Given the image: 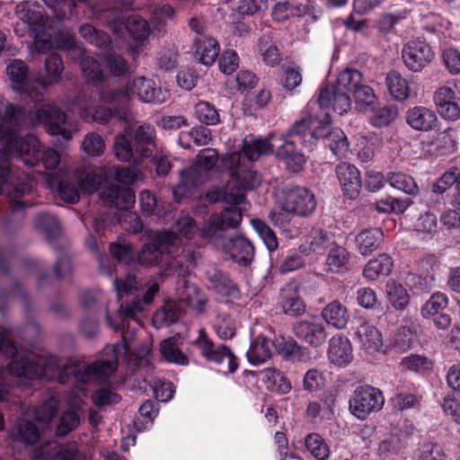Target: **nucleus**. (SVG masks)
Masks as SVG:
<instances>
[{
    "instance_id": "obj_1",
    "label": "nucleus",
    "mask_w": 460,
    "mask_h": 460,
    "mask_svg": "<svg viewBox=\"0 0 460 460\" xmlns=\"http://www.w3.org/2000/svg\"><path fill=\"white\" fill-rule=\"evenodd\" d=\"M40 123L46 125L49 134L60 136L65 140L72 139L78 130L76 122L68 119L66 113L54 105H42L33 114L27 115L19 106L7 102L0 96V139L4 145V148L0 149V194L13 185V190L10 191L13 212L25 207V203L19 199L31 191L34 176L19 173L11 167L8 162L7 141L9 137H16L15 127L35 126Z\"/></svg>"
},
{
    "instance_id": "obj_2",
    "label": "nucleus",
    "mask_w": 460,
    "mask_h": 460,
    "mask_svg": "<svg viewBox=\"0 0 460 460\" xmlns=\"http://www.w3.org/2000/svg\"><path fill=\"white\" fill-rule=\"evenodd\" d=\"M331 118L325 113L322 119L312 116L305 117L296 121L289 131L281 137L270 135V139L276 144V157L290 172H299L303 170L306 158L298 146L303 145L311 149L314 141L323 138L332 154L345 157L349 152V143L344 132L340 128L327 131Z\"/></svg>"
},
{
    "instance_id": "obj_3",
    "label": "nucleus",
    "mask_w": 460,
    "mask_h": 460,
    "mask_svg": "<svg viewBox=\"0 0 460 460\" xmlns=\"http://www.w3.org/2000/svg\"><path fill=\"white\" fill-rule=\"evenodd\" d=\"M197 235V226L193 219L188 216L181 217L173 231L157 233L155 243L144 246L138 253L137 261L145 266H154L163 260L167 253L165 263L168 270L178 275L185 274L189 265L196 263L192 245L189 243Z\"/></svg>"
},
{
    "instance_id": "obj_4",
    "label": "nucleus",
    "mask_w": 460,
    "mask_h": 460,
    "mask_svg": "<svg viewBox=\"0 0 460 460\" xmlns=\"http://www.w3.org/2000/svg\"><path fill=\"white\" fill-rule=\"evenodd\" d=\"M242 222V208L228 207L220 213L210 216L204 226L197 227V235L221 246L223 250L236 262L249 263L253 257L254 250L250 241L242 235H236L226 240V233L234 229Z\"/></svg>"
},
{
    "instance_id": "obj_5",
    "label": "nucleus",
    "mask_w": 460,
    "mask_h": 460,
    "mask_svg": "<svg viewBox=\"0 0 460 460\" xmlns=\"http://www.w3.org/2000/svg\"><path fill=\"white\" fill-rule=\"evenodd\" d=\"M133 96L145 103L161 104L169 99L170 93L167 89L158 86L153 78L136 76L128 80L124 87L103 89L99 94L101 102L115 103L116 114L127 123L133 119L129 109Z\"/></svg>"
},
{
    "instance_id": "obj_6",
    "label": "nucleus",
    "mask_w": 460,
    "mask_h": 460,
    "mask_svg": "<svg viewBox=\"0 0 460 460\" xmlns=\"http://www.w3.org/2000/svg\"><path fill=\"white\" fill-rule=\"evenodd\" d=\"M242 154L234 151L222 157L225 167L231 171L230 180L225 188L211 190L207 197L210 202L222 200L230 207L246 210L244 191L257 188L261 181L260 175L241 164Z\"/></svg>"
},
{
    "instance_id": "obj_7",
    "label": "nucleus",
    "mask_w": 460,
    "mask_h": 460,
    "mask_svg": "<svg viewBox=\"0 0 460 460\" xmlns=\"http://www.w3.org/2000/svg\"><path fill=\"white\" fill-rule=\"evenodd\" d=\"M76 0H43V2L50 8L55 10L56 16L63 19L66 15V12L73 14L74 7ZM85 3L98 18L102 16L105 19L108 26L116 35H120L126 29L132 38L137 41L145 40L150 32L147 22L137 14H131L127 17L124 22V16L119 10L102 9L99 3L92 4L90 0H78Z\"/></svg>"
},
{
    "instance_id": "obj_8",
    "label": "nucleus",
    "mask_w": 460,
    "mask_h": 460,
    "mask_svg": "<svg viewBox=\"0 0 460 460\" xmlns=\"http://www.w3.org/2000/svg\"><path fill=\"white\" fill-rule=\"evenodd\" d=\"M7 147L8 159L11 155H17L29 167L36 165L41 160L44 167L51 171L57 169L60 164L59 154L52 148H47L42 152L40 141L33 135H16L15 137H9ZM8 162L10 163L9 160Z\"/></svg>"
},
{
    "instance_id": "obj_9",
    "label": "nucleus",
    "mask_w": 460,
    "mask_h": 460,
    "mask_svg": "<svg viewBox=\"0 0 460 460\" xmlns=\"http://www.w3.org/2000/svg\"><path fill=\"white\" fill-rule=\"evenodd\" d=\"M17 17L28 25L34 36V47L39 53L54 48L51 35L47 29V16L43 8L35 1H22L15 7Z\"/></svg>"
},
{
    "instance_id": "obj_10",
    "label": "nucleus",
    "mask_w": 460,
    "mask_h": 460,
    "mask_svg": "<svg viewBox=\"0 0 460 460\" xmlns=\"http://www.w3.org/2000/svg\"><path fill=\"white\" fill-rule=\"evenodd\" d=\"M218 161L216 149L206 148L197 155L196 162L188 169L181 172V182L173 189L174 198L180 201L190 193V189L203 183L210 171Z\"/></svg>"
},
{
    "instance_id": "obj_11",
    "label": "nucleus",
    "mask_w": 460,
    "mask_h": 460,
    "mask_svg": "<svg viewBox=\"0 0 460 460\" xmlns=\"http://www.w3.org/2000/svg\"><path fill=\"white\" fill-rule=\"evenodd\" d=\"M280 209L299 217L312 214L316 208L315 196L311 190L301 186H287L277 194Z\"/></svg>"
},
{
    "instance_id": "obj_12",
    "label": "nucleus",
    "mask_w": 460,
    "mask_h": 460,
    "mask_svg": "<svg viewBox=\"0 0 460 460\" xmlns=\"http://www.w3.org/2000/svg\"><path fill=\"white\" fill-rule=\"evenodd\" d=\"M6 75L10 87L17 93L24 94L33 100L41 96L38 78H33L29 67L22 59H13L6 66Z\"/></svg>"
},
{
    "instance_id": "obj_13",
    "label": "nucleus",
    "mask_w": 460,
    "mask_h": 460,
    "mask_svg": "<svg viewBox=\"0 0 460 460\" xmlns=\"http://www.w3.org/2000/svg\"><path fill=\"white\" fill-rule=\"evenodd\" d=\"M385 398L377 388L364 385L353 392L349 400L350 412L359 420H366L372 412L380 411Z\"/></svg>"
},
{
    "instance_id": "obj_14",
    "label": "nucleus",
    "mask_w": 460,
    "mask_h": 460,
    "mask_svg": "<svg viewBox=\"0 0 460 460\" xmlns=\"http://www.w3.org/2000/svg\"><path fill=\"white\" fill-rule=\"evenodd\" d=\"M60 49H69L74 58H77L84 77L97 84L105 80V74L98 61L86 54L81 45L77 44L73 36H67L58 44Z\"/></svg>"
},
{
    "instance_id": "obj_15",
    "label": "nucleus",
    "mask_w": 460,
    "mask_h": 460,
    "mask_svg": "<svg viewBox=\"0 0 460 460\" xmlns=\"http://www.w3.org/2000/svg\"><path fill=\"white\" fill-rule=\"evenodd\" d=\"M195 344L199 347L201 355L208 361L223 366L222 371L234 373L237 369V358L230 349L226 346L216 347L202 330L199 331V336Z\"/></svg>"
},
{
    "instance_id": "obj_16",
    "label": "nucleus",
    "mask_w": 460,
    "mask_h": 460,
    "mask_svg": "<svg viewBox=\"0 0 460 460\" xmlns=\"http://www.w3.org/2000/svg\"><path fill=\"white\" fill-rule=\"evenodd\" d=\"M435 54L424 40H412L402 48V58L405 66L412 72L422 71L434 58Z\"/></svg>"
},
{
    "instance_id": "obj_17",
    "label": "nucleus",
    "mask_w": 460,
    "mask_h": 460,
    "mask_svg": "<svg viewBox=\"0 0 460 460\" xmlns=\"http://www.w3.org/2000/svg\"><path fill=\"white\" fill-rule=\"evenodd\" d=\"M125 123V134L128 135L134 142L135 151L139 153L143 159L152 156V152L158 149L155 143V129L149 124H142L133 128L132 122Z\"/></svg>"
},
{
    "instance_id": "obj_18",
    "label": "nucleus",
    "mask_w": 460,
    "mask_h": 460,
    "mask_svg": "<svg viewBox=\"0 0 460 460\" xmlns=\"http://www.w3.org/2000/svg\"><path fill=\"white\" fill-rule=\"evenodd\" d=\"M85 460V456L79 450L75 443L59 445L56 441H49L34 452V460Z\"/></svg>"
},
{
    "instance_id": "obj_19",
    "label": "nucleus",
    "mask_w": 460,
    "mask_h": 460,
    "mask_svg": "<svg viewBox=\"0 0 460 460\" xmlns=\"http://www.w3.org/2000/svg\"><path fill=\"white\" fill-rule=\"evenodd\" d=\"M75 183L73 176L68 175L62 169H58L56 172L48 173L49 188L60 199L67 203H75L80 199V190Z\"/></svg>"
},
{
    "instance_id": "obj_20",
    "label": "nucleus",
    "mask_w": 460,
    "mask_h": 460,
    "mask_svg": "<svg viewBox=\"0 0 460 460\" xmlns=\"http://www.w3.org/2000/svg\"><path fill=\"white\" fill-rule=\"evenodd\" d=\"M114 221L115 217L109 219L107 216L93 218L92 220L93 234H90L85 241L87 247L97 254L102 273L108 276L111 275L112 269L108 257L105 253L102 252L98 240L100 238V233L106 230Z\"/></svg>"
},
{
    "instance_id": "obj_21",
    "label": "nucleus",
    "mask_w": 460,
    "mask_h": 460,
    "mask_svg": "<svg viewBox=\"0 0 460 460\" xmlns=\"http://www.w3.org/2000/svg\"><path fill=\"white\" fill-rule=\"evenodd\" d=\"M294 332L298 339L314 348L322 346L327 339L323 323L316 318L297 322Z\"/></svg>"
},
{
    "instance_id": "obj_22",
    "label": "nucleus",
    "mask_w": 460,
    "mask_h": 460,
    "mask_svg": "<svg viewBox=\"0 0 460 460\" xmlns=\"http://www.w3.org/2000/svg\"><path fill=\"white\" fill-rule=\"evenodd\" d=\"M175 294L177 301L183 305L184 309L190 307L197 312H201L207 302V298L200 289L195 284L185 279L178 281Z\"/></svg>"
},
{
    "instance_id": "obj_23",
    "label": "nucleus",
    "mask_w": 460,
    "mask_h": 460,
    "mask_svg": "<svg viewBox=\"0 0 460 460\" xmlns=\"http://www.w3.org/2000/svg\"><path fill=\"white\" fill-rule=\"evenodd\" d=\"M72 176L78 184L79 190L86 194L93 193L102 182L109 181L108 178L102 176L101 166L83 165L77 168Z\"/></svg>"
},
{
    "instance_id": "obj_24",
    "label": "nucleus",
    "mask_w": 460,
    "mask_h": 460,
    "mask_svg": "<svg viewBox=\"0 0 460 460\" xmlns=\"http://www.w3.org/2000/svg\"><path fill=\"white\" fill-rule=\"evenodd\" d=\"M336 174L344 195L349 199H355L361 189L360 173L357 167L341 163L336 167Z\"/></svg>"
},
{
    "instance_id": "obj_25",
    "label": "nucleus",
    "mask_w": 460,
    "mask_h": 460,
    "mask_svg": "<svg viewBox=\"0 0 460 460\" xmlns=\"http://www.w3.org/2000/svg\"><path fill=\"white\" fill-rule=\"evenodd\" d=\"M356 334L360 349L367 354L373 355L384 351L382 334L375 325L364 322L358 328Z\"/></svg>"
},
{
    "instance_id": "obj_26",
    "label": "nucleus",
    "mask_w": 460,
    "mask_h": 460,
    "mask_svg": "<svg viewBox=\"0 0 460 460\" xmlns=\"http://www.w3.org/2000/svg\"><path fill=\"white\" fill-rule=\"evenodd\" d=\"M327 356L330 362L335 366H348L353 359L351 342L343 335L333 336L329 341Z\"/></svg>"
},
{
    "instance_id": "obj_27",
    "label": "nucleus",
    "mask_w": 460,
    "mask_h": 460,
    "mask_svg": "<svg viewBox=\"0 0 460 460\" xmlns=\"http://www.w3.org/2000/svg\"><path fill=\"white\" fill-rule=\"evenodd\" d=\"M112 104V109L104 106H97L94 110L91 109L81 97L75 99L73 105H75L79 109V115L82 119L86 122H97L99 124H106L111 118H116L118 120L124 123V119H120L116 114L115 103L108 102Z\"/></svg>"
},
{
    "instance_id": "obj_28",
    "label": "nucleus",
    "mask_w": 460,
    "mask_h": 460,
    "mask_svg": "<svg viewBox=\"0 0 460 460\" xmlns=\"http://www.w3.org/2000/svg\"><path fill=\"white\" fill-rule=\"evenodd\" d=\"M101 199L111 208L127 211L135 203V193L129 188L112 185L101 192Z\"/></svg>"
},
{
    "instance_id": "obj_29",
    "label": "nucleus",
    "mask_w": 460,
    "mask_h": 460,
    "mask_svg": "<svg viewBox=\"0 0 460 460\" xmlns=\"http://www.w3.org/2000/svg\"><path fill=\"white\" fill-rule=\"evenodd\" d=\"M318 104L323 109L332 105L333 110L342 115L349 111L351 102L347 92L339 91L333 86H327L321 91Z\"/></svg>"
},
{
    "instance_id": "obj_30",
    "label": "nucleus",
    "mask_w": 460,
    "mask_h": 460,
    "mask_svg": "<svg viewBox=\"0 0 460 460\" xmlns=\"http://www.w3.org/2000/svg\"><path fill=\"white\" fill-rule=\"evenodd\" d=\"M407 123L416 130H431L438 121L435 112L424 106H415L407 111Z\"/></svg>"
},
{
    "instance_id": "obj_31",
    "label": "nucleus",
    "mask_w": 460,
    "mask_h": 460,
    "mask_svg": "<svg viewBox=\"0 0 460 460\" xmlns=\"http://www.w3.org/2000/svg\"><path fill=\"white\" fill-rule=\"evenodd\" d=\"M277 350L274 341L259 335L255 338L247 351V358L252 365H259L266 362Z\"/></svg>"
},
{
    "instance_id": "obj_32",
    "label": "nucleus",
    "mask_w": 460,
    "mask_h": 460,
    "mask_svg": "<svg viewBox=\"0 0 460 460\" xmlns=\"http://www.w3.org/2000/svg\"><path fill=\"white\" fill-rule=\"evenodd\" d=\"M184 311L183 305L177 300H168L154 314L153 323L156 328L173 323L179 320Z\"/></svg>"
},
{
    "instance_id": "obj_33",
    "label": "nucleus",
    "mask_w": 460,
    "mask_h": 460,
    "mask_svg": "<svg viewBox=\"0 0 460 460\" xmlns=\"http://www.w3.org/2000/svg\"><path fill=\"white\" fill-rule=\"evenodd\" d=\"M322 317L328 324L336 329L346 327L349 314L345 305L339 301H332L322 311Z\"/></svg>"
},
{
    "instance_id": "obj_34",
    "label": "nucleus",
    "mask_w": 460,
    "mask_h": 460,
    "mask_svg": "<svg viewBox=\"0 0 460 460\" xmlns=\"http://www.w3.org/2000/svg\"><path fill=\"white\" fill-rule=\"evenodd\" d=\"M385 84L390 95L396 101L403 102L412 95L408 81L397 71L386 75Z\"/></svg>"
},
{
    "instance_id": "obj_35",
    "label": "nucleus",
    "mask_w": 460,
    "mask_h": 460,
    "mask_svg": "<svg viewBox=\"0 0 460 460\" xmlns=\"http://www.w3.org/2000/svg\"><path fill=\"white\" fill-rule=\"evenodd\" d=\"M101 172L102 176L108 178L109 181L114 178L124 184H131L142 179V173L137 169L116 166L111 164L101 165Z\"/></svg>"
},
{
    "instance_id": "obj_36",
    "label": "nucleus",
    "mask_w": 460,
    "mask_h": 460,
    "mask_svg": "<svg viewBox=\"0 0 460 460\" xmlns=\"http://www.w3.org/2000/svg\"><path fill=\"white\" fill-rule=\"evenodd\" d=\"M276 144L270 136L268 138L244 139L242 152L250 161H256L261 155L270 154Z\"/></svg>"
},
{
    "instance_id": "obj_37",
    "label": "nucleus",
    "mask_w": 460,
    "mask_h": 460,
    "mask_svg": "<svg viewBox=\"0 0 460 460\" xmlns=\"http://www.w3.org/2000/svg\"><path fill=\"white\" fill-rule=\"evenodd\" d=\"M102 64L105 78L107 76L120 77L130 70V65L128 60L123 56L115 52L106 53L102 58Z\"/></svg>"
},
{
    "instance_id": "obj_38",
    "label": "nucleus",
    "mask_w": 460,
    "mask_h": 460,
    "mask_svg": "<svg viewBox=\"0 0 460 460\" xmlns=\"http://www.w3.org/2000/svg\"><path fill=\"white\" fill-rule=\"evenodd\" d=\"M46 75L38 77L39 85L42 89L50 87L57 84L64 70V66L61 58L56 54L49 55L45 62Z\"/></svg>"
},
{
    "instance_id": "obj_39",
    "label": "nucleus",
    "mask_w": 460,
    "mask_h": 460,
    "mask_svg": "<svg viewBox=\"0 0 460 460\" xmlns=\"http://www.w3.org/2000/svg\"><path fill=\"white\" fill-rule=\"evenodd\" d=\"M383 232L378 228L366 229L356 237V243L359 252L367 255L378 249L383 241Z\"/></svg>"
},
{
    "instance_id": "obj_40",
    "label": "nucleus",
    "mask_w": 460,
    "mask_h": 460,
    "mask_svg": "<svg viewBox=\"0 0 460 460\" xmlns=\"http://www.w3.org/2000/svg\"><path fill=\"white\" fill-rule=\"evenodd\" d=\"M126 134L118 135L115 138L113 148L116 157L122 162H133L140 164L144 159L139 153L135 151L134 142L127 138Z\"/></svg>"
},
{
    "instance_id": "obj_41",
    "label": "nucleus",
    "mask_w": 460,
    "mask_h": 460,
    "mask_svg": "<svg viewBox=\"0 0 460 460\" xmlns=\"http://www.w3.org/2000/svg\"><path fill=\"white\" fill-rule=\"evenodd\" d=\"M393 269V261L386 254L370 260L364 268L363 275L368 280H375L381 275H388Z\"/></svg>"
},
{
    "instance_id": "obj_42",
    "label": "nucleus",
    "mask_w": 460,
    "mask_h": 460,
    "mask_svg": "<svg viewBox=\"0 0 460 460\" xmlns=\"http://www.w3.org/2000/svg\"><path fill=\"white\" fill-rule=\"evenodd\" d=\"M34 226L49 242L56 240L60 234L59 222L51 214L40 213L35 219Z\"/></svg>"
},
{
    "instance_id": "obj_43",
    "label": "nucleus",
    "mask_w": 460,
    "mask_h": 460,
    "mask_svg": "<svg viewBox=\"0 0 460 460\" xmlns=\"http://www.w3.org/2000/svg\"><path fill=\"white\" fill-rule=\"evenodd\" d=\"M385 293L391 305L395 310H403L410 302L407 289L395 280H389L385 285Z\"/></svg>"
},
{
    "instance_id": "obj_44",
    "label": "nucleus",
    "mask_w": 460,
    "mask_h": 460,
    "mask_svg": "<svg viewBox=\"0 0 460 460\" xmlns=\"http://www.w3.org/2000/svg\"><path fill=\"white\" fill-rule=\"evenodd\" d=\"M261 381L268 389L277 391L280 394H288L291 390L290 383L281 372L275 368H266L260 373Z\"/></svg>"
},
{
    "instance_id": "obj_45",
    "label": "nucleus",
    "mask_w": 460,
    "mask_h": 460,
    "mask_svg": "<svg viewBox=\"0 0 460 460\" xmlns=\"http://www.w3.org/2000/svg\"><path fill=\"white\" fill-rule=\"evenodd\" d=\"M196 57L205 66H211L219 54V45L212 38L199 39L197 41Z\"/></svg>"
},
{
    "instance_id": "obj_46",
    "label": "nucleus",
    "mask_w": 460,
    "mask_h": 460,
    "mask_svg": "<svg viewBox=\"0 0 460 460\" xmlns=\"http://www.w3.org/2000/svg\"><path fill=\"white\" fill-rule=\"evenodd\" d=\"M349 261V252L343 246L335 243L327 252L325 267L328 271L338 272L346 266Z\"/></svg>"
},
{
    "instance_id": "obj_47",
    "label": "nucleus",
    "mask_w": 460,
    "mask_h": 460,
    "mask_svg": "<svg viewBox=\"0 0 460 460\" xmlns=\"http://www.w3.org/2000/svg\"><path fill=\"white\" fill-rule=\"evenodd\" d=\"M362 84V75L357 69L346 68L341 71L336 80V85L333 87L339 91L354 93L355 88Z\"/></svg>"
},
{
    "instance_id": "obj_48",
    "label": "nucleus",
    "mask_w": 460,
    "mask_h": 460,
    "mask_svg": "<svg viewBox=\"0 0 460 460\" xmlns=\"http://www.w3.org/2000/svg\"><path fill=\"white\" fill-rule=\"evenodd\" d=\"M13 438L27 445L34 444L40 438V429L34 422L22 420L18 423L16 431L13 432Z\"/></svg>"
},
{
    "instance_id": "obj_49",
    "label": "nucleus",
    "mask_w": 460,
    "mask_h": 460,
    "mask_svg": "<svg viewBox=\"0 0 460 460\" xmlns=\"http://www.w3.org/2000/svg\"><path fill=\"white\" fill-rule=\"evenodd\" d=\"M212 288L222 296H233L235 292L234 284L222 271L212 269L207 273Z\"/></svg>"
},
{
    "instance_id": "obj_50",
    "label": "nucleus",
    "mask_w": 460,
    "mask_h": 460,
    "mask_svg": "<svg viewBox=\"0 0 460 460\" xmlns=\"http://www.w3.org/2000/svg\"><path fill=\"white\" fill-rule=\"evenodd\" d=\"M433 150L438 155H447L456 149V131L453 128H447L436 135L431 143Z\"/></svg>"
},
{
    "instance_id": "obj_51",
    "label": "nucleus",
    "mask_w": 460,
    "mask_h": 460,
    "mask_svg": "<svg viewBox=\"0 0 460 460\" xmlns=\"http://www.w3.org/2000/svg\"><path fill=\"white\" fill-rule=\"evenodd\" d=\"M79 32L86 41L97 47L101 51L106 50L111 44V40L107 33L97 31L90 24L82 25Z\"/></svg>"
},
{
    "instance_id": "obj_52",
    "label": "nucleus",
    "mask_w": 460,
    "mask_h": 460,
    "mask_svg": "<svg viewBox=\"0 0 460 460\" xmlns=\"http://www.w3.org/2000/svg\"><path fill=\"white\" fill-rule=\"evenodd\" d=\"M160 352L163 358L170 363L188 364L187 357L180 350L174 338L164 340L160 344Z\"/></svg>"
},
{
    "instance_id": "obj_53",
    "label": "nucleus",
    "mask_w": 460,
    "mask_h": 460,
    "mask_svg": "<svg viewBox=\"0 0 460 460\" xmlns=\"http://www.w3.org/2000/svg\"><path fill=\"white\" fill-rule=\"evenodd\" d=\"M438 220L436 215L426 212L419 217L414 224V230L421 239L433 237L437 233Z\"/></svg>"
},
{
    "instance_id": "obj_54",
    "label": "nucleus",
    "mask_w": 460,
    "mask_h": 460,
    "mask_svg": "<svg viewBox=\"0 0 460 460\" xmlns=\"http://www.w3.org/2000/svg\"><path fill=\"white\" fill-rule=\"evenodd\" d=\"M389 184L403 191L406 194L416 196L419 193V188L414 179L402 172H390L387 175Z\"/></svg>"
},
{
    "instance_id": "obj_55",
    "label": "nucleus",
    "mask_w": 460,
    "mask_h": 460,
    "mask_svg": "<svg viewBox=\"0 0 460 460\" xmlns=\"http://www.w3.org/2000/svg\"><path fill=\"white\" fill-rule=\"evenodd\" d=\"M282 292V307L286 314L299 315L305 312V305L295 289L286 288Z\"/></svg>"
},
{
    "instance_id": "obj_56",
    "label": "nucleus",
    "mask_w": 460,
    "mask_h": 460,
    "mask_svg": "<svg viewBox=\"0 0 460 460\" xmlns=\"http://www.w3.org/2000/svg\"><path fill=\"white\" fill-rule=\"evenodd\" d=\"M251 224L260 238L263 241L265 246L270 252L276 251L279 246L275 233L270 227L261 219H252Z\"/></svg>"
},
{
    "instance_id": "obj_57",
    "label": "nucleus",
    "mask_w": 460,
    "mask_h": 460,
    "mask_svg": "<svg viewBox=\"0 0 460 460\" xmlns=\"http://www.w3.org/2000/svg\"><path fill=\"white\" fill-rule=\"evenodd\" d=\"M305 447L316 460H326L329 457V447L318 434L308 435L305 438Z\"/></svg>"
},
{
    "instance_id": "obj_58",
    "label": "nucleus",
    "mask_w": 460,
    "mask_h": 460,
    "mask_svg": "<svg viewBox=\"0 0 460 460\" xmlns=\"http://www.w3.org/2000/svg\"><path fill=\"white\" fill-rule=\"evenodd\" d=\"M436 105L449 103L460 100V86L457 82H448L446 85L438 88L434 93Z\"/></svg>"
},
{
    "instance_id": "obj_59",
    "label": "nucleus",
    "mask_w": 460,
    "mask_h": 460,
    "mask_svg": "<svg viewBox=\"0 0 460 460\" xmlns=\"http://www.w3.org/2000/svg\"><path fill=\"white\" fill-rule=\"evenodd\" d=\"M448 305V299L443 293L433 294L429 299L421 307V314L425 318H429L439 314Z\"/></svg>"
},
{
    "instance_id": "obj_60",
    "label": "nucleus",
    "mask_w": 460,
    "mask_h": 460,
    "mask_svg": "<svg viewBox=\"0 0 460 460\" xmlns=\"http://www.w3.org/2000/svg\"><path fill=\"white\" fill-rule=\"evenodd\" d=\"M336 243L334 235L325 230H314L312 232L309 249L314 252H321Z\"/></svg>"
},
{
    "instance_id": "obj_61",
    "label": "nucleus",
    "mask_w": 460,
    "mask_h": 460,
    "mask_svg": "<svg viewBox=\"0 0 460 460\" xmlns=\"http://www.w3.org/2000/svg\"><path fill=\"white\" fill-rule=\"evenodd\" d=\"M353 96L357 107L360 111L373 110V106L376 102V96L373 89L363 84L355 88Z\"/></svg>"
},
{
    "instance_id": "obj_62",
    "label": "nucleus",
    "mask_w": 460,
    "mask_h": 460,
    "mask_svg": "<svg viewBox=\"0 0 460 460\" xmlns=\"http://www.w3.org/2000/svg\"><path fill=\"white\" fill-rule=\"evenodd\" d=\"M105 141L103 137L96 132L87 133L82 142V148L84 153L90 156H99L105 150Z\"/></svg>"
},
{
    "instance_id": "obj_63",
    "label": "nucleus",
    "mask_w": 460,
    "mask_h": 460,
    "mask_svg": "<svg viewBox=\"0 0 460 460\" xmlns=\"http://www.w3.org/2000/svg\"><path fill=\"white\" fill-rule=\"evenodd\" d=\"M197 119L207 125H216L219 121V114L214 105L208 102H199L195 105Z\"/></svg>"
},
{
    "instance_id": "obj_64",
    "label": "nucleus",
    "mask_w": 460,
    "mask_h": 460,
    "mask_svg": "<svg viewBox=\"0 0 460 460\" xmlns=\"http://www.w3.org/2000/svg\"><path fill=\"white\" fill-rule=\"evenodd\" d=\"M414 460H445V454L439 445L424 443L416 449Z\"/></svg>"
}]
</instances>
